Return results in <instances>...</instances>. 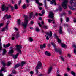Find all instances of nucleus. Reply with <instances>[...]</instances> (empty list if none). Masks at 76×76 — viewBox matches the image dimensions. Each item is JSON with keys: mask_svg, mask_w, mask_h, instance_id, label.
Segmentation results:
<instances>
[{"mask_svg": "<svg viewBox=\"0 0 76 76\" xmlns=\"http://www.w3.org/2000/svg\"><path fill=\"white\" fill-rule=\"evenodd\" d=\"M24 16H25L24 23L22 24V25L24 27V29H25L26 28V26H27V24H28V22L29 21L28 20V15H25Z\"/></svg>", "mask_w": 76, "mask_h": 76, "instance_id": "f257e3e1", "label": "nucleus"}, {"mask_svg": "<svg viewBox=\"0 0 76 76\" xmlns=\"http://www.w3.org/2000/svg\"><path fill=\"white\" fill-rule=\"evenodd\" d=\"M41 66H42V64L41 63V62L39 61L38 62L37 65L35 68V70L36 74H38V69H39V67H41Z\"/></svg>", "mask_w": 76, "mask_h": 76, "instance_id": "f03ea898", "label": "nucleus"}, {"mask_svg": "<svg viewBox=\"0 0 76 76\" xmlns=\"http://www.w3.org/2000/svg\"><path fill=\"white\" fill-rule=\"evenodd\" d=\"M69 1L68 0H65L62 4V6L63 7L64 9H66L67 8V4Z\"/></svg>", "mask_w": 76, "mask_h": 76, "instance_id": "7ed1b4c3", "label": "nucleus"}, {"mask_svg": "<svg viewBox=\"0 0 76 76\" xmlns=\"http://www.w3.org/2000/svg\"><path fill=\"white\" fill-rule=\"evenodd\" d=\"M16 47L17 50L20 53H21V50L20 49H22V45H17Z\"/></svg>", "mask_w": 76, "mask_h": 76, "instance_id": "20e7f679", "label": "nucleus"}, {"mask_svg": "<svg viewBox=\"0 0 76 76\" xmlns=\"http://www.w3.org/2000/svg\"><path fill=\"white\" fill-rule=\"evenodd\" d=\"M10 22L9 21H7L6 25V27L5 28H3L1 30V31L2 32H4V31H5V29H6L7 30L8 29V25H9V23Z\"/></svg>", "mask_w": 76, "mask_h": 76, "instance_id": "39448f33", "label": "nucleus"}, {"mask_svg": "<svg viewBox=\"0 0 76 76\" xmlns=\"http://www.w3.org/2000/svg\"><path fill=\"white\" fill-rule=\"evenodd\" d=\"M8 7H6V6H4V5H3L2 7V11H4V10H6L7 11L8 10Z\"/></svg>", "mask_w": 76, "mask_h": 76, "instance_id": "423d86ee", "label": "nucleus"}, {"mask_svg": "<svg viewBox=\"0 0 76 76\" xmlns=\"http://www.w3.org/2000/svg\"><path fill=\"white\" fill-rule=\"evenodd\" d=\"M49 16L50 17V18H51L53 20H54V13L53 12L50 11L49 13Z\"/></svg>", "mask_w": 76, "mask_h": 76, "instance_id": "0eeeda50", "label": "nucleus"}, {"mask_svg": "<svg viewBox=\"0 0 76 76\" xmlns=\"http://www.w3.org/2000/svg\"><path fill=\"white\" fill-rule=\"evenodd\" d=\"M75 1V0H71L70 1L71 5L72 6V7H75L76 6V4L74 2H73V1Z\"/></svg>", "mask_w": 76, "mask_h": 76, "instance_id": "6e6552de", "label": "nucleus"}, {"mask_svg": "<svg viewBox=\"0 0 76 76\" xmlns=\"http://www.w3.org/2000/svg\"><path fill=\"white\" fill-rule=\"evenodd\" d=\"M55 51L56 52H58L60 54H61L62 51H61V49L55 48Z\"/></svg>", "mask_w": 76, "mask_h": 76, "instance_id": "1a4fd4ad", "label": "nucleus"}, {"mask_svg": "<svg viewBox=\"0 0 76 76\" xmlns=\"http://www.w3.org/2000/svg\"><path fill=\"white\" fill-rule=\"evenodd\" d=\"M59 32L60 34H63V32L62 31V27L61 26H60L59 28Z\"/></svg>", "mask_w": 76, "mask_h": 76, "instance_id": "9d476101", "label": "nucleus"}, {"mask_svg": "<svg viewBox=\"0 0 76 76\" xmlns=\"http://www.w3.org/2000/svg\"><path fill=\"white\" fill-rule=\"evenodd\" d=\"M50 34L48 32H47V33H46V35H49L50 37H52V34H53V33L52 32H51V31H50Z\"/></svg>", "mask_w": 76, "mask_h": 76, "instance_id": "9b49d317", "label": "nucleus"}, {"mask_svg": "<svg viewBox=\"0 0 76 76\" xmlns=\"http://www.w3.org/2000/svg\"><path fill=\"white\" fill-rule=\"evenodd\" d=\"M11 18L10 15H6L4 16V17L3 18V19L4 18H6V19H10Z\"/></svg>", "mask_w": 76, "mask_h": 76, "instance_id": "f8f14e48", "label": "nucleus"}, {"mask_svg": "<svg viewBox=\"0 0 76 76\" xmlns=\"http://www.w3.org/2000/svg\"><path fill=\"white\" fill-rule=\"evenodd\" d=\"M45 54L47 56H48L50 57V56H51V53H48L47 51H46L45 53Z\"/></svg>", "mask_w": 76, "mask_h": 76, "instance_id": "ddd939ff", "label": "nucleus"}, {"mask_svg": "<svg viewBox=\"0 0 76 76\" xmlns=\"http://www.w3.org/2000/svg\"><path fill=\"white\" fill-rule=\"evenodd\" d=\"M10 46V44L8 43L6 45H4V47L5 48H6V47H9Z\"/></svg>", "mask_w": 76, "mask_h": 76, "instance_id": "4468645a", "label": "nucleus"}, {"mask_svg": "<svg viewBox=\"0 0 76 76\" xmlns=\"http://www.w3.org/2000/svg\"><path fill=\"white\" fill-rule=\"evenodd\" d=\"M56 0H52V1H50V3L51 4H53V3H54L55 5H56Z\"/></svg>", "mask_w": 76, "mask_h": 76, "instance_id": "2eb2a0df", "label": "nucleus"}, {"mask_svg": "<svg viewBox=\"0 0 76 76\" xmlns=\"http://www.w3.org/2000/svg\"><path fill=\"white\" fill-rule=\"evenodd\" d=\"M61 46L63 48H67V46L65 44H61Z\"/></svg>", "mask_w": 76, "mask_h": 76, "instance_id": "dca6fc26", "label": "nucleus"}, {"mask_svg": "<svg viewBox=\"0 0 76 76\" xmlns=\"http://www.w3.org/2000/svg\"><path fill=\"white\" fill-rule=\"evenodd\" d=\"M6 68L4 67H2V69L0 70V72H2L4 71V72H6Z\"/></svg>", "mask_w": 76, "mask_h": 76, "instance_id": "f3484780", "label": "nucleus"}, {"mask_svg": "<svg viewBox=\"0 0 76 76\" xmlns=\"http://www.w3.org/2000/svg\"><path fill=\"white\" fill-rule=\"evenodd\" d=\"M33 15V13L31 12L30 13L29 15V17H28V18L30 19H31L32 18V15Z\"/></svg>", "mask_w": 76, "mask_h": 76, "instance_id": "a211bd4d", "label": "nucleus"}, {"mask_svg": "<svg viewBox=\"0 0 76 76\" xmlns=\"http://www.w3.org/2000/svg\"><path fill=\"white\" fill-rule=\"evenodd\" d=\"M18 56H19V53H18L15 55H11V57H17Z\"/></svg>", "mask_w": 76, "mask_h": 76, "instance_id": "6ab92c4d", "label": "nucleus"}, {"mask_svg": "<svg viewBox=\"0 0 76 76\" xmlns=\"http://www.w3.org/2000/svg\"><path fill=\"white\" fill-rule=\"evenodd\" d=\"M52 70V67H50L49 69L48 74H49L51 72Z\"/></svg>", "mask_w": 76, "mask_h": 76, "instance_id": "aec40b11", "label": "nucleus"}, {"mask_svg": "<svg viewBox=\"0 0 76 76\" xmlns=\"http://www.w3.org/2000/svg\"><path fill=\"white\" fill-rule=\"evenodd\" d=\"M13 50L12 49L10 51H9V52L8 53L9 54H13Z\"/></svg>", "mask_w": 76, "mask_h": 76, "instance_id": "412c9836", "label": "nucleus"}, {"mask_svg": "<svg viewBox=\"0 0 76 76\" xmlns=\"http://www.w3.org/2000/svg\"><path fill=\"white\" fill-rule=\"evenodd\" d=\"M44 2L45 3V7L46 9H47V5L46 4V0H44Z\"/></svg>", "mask_w": 76, "mask_h": 76, "instance_id": "4be33fe9", "label": "nucleus"}, {"mask_svg": "<svg viewBox=\"0 0 76 76\" xmlns=\"http://www.w3.org/2000/svg\"><path fill=\"white\" fill-rule=\"evenodd\" d=\"M20 66V65L19 64H17L14 67V68L15 69H16V68H17V67H19V66Z\"/></svg>", "mask_w": 76, "mask_h": 76, "instance_id": "5701e85b", "label": "nucleus"}, {"mask_svg": "<svg viewBox=\"0 0 76 76\" xmlns=\"http://www.w3.org/2000/svg\"><path fill=\"white\" fill-rule=\"evenodd\" d=\"M25 63H26V62H25L23 61L21 62V66H23V65H24V64H25Z\"/></svg>", "mask_w": 76, "mask_h": 76, "instance_id": "b1692460", "label": "nucleus"}, {"mask_svg": "<svg viewBox=\"0 0 76 76\" xmlns=\"http://www.w3.org/2000/svg\"><path fill=\"white\" fill-rule=\"evenodd\" d=\"M1 39H0V50L2 49V47L1 46Z\"/></svg>", "mask_w": 76, "mask_h": 76, "instance_id": "393cba45", "label": "nucleus"}, {"mask_svg": "<svg viewBox=\"0 0 76 76\" xmlns=\"http://www.w3.org/2000/svg\"><path fill=\"white\" fill-rule=\"evenodd\" d=\"M35 30L36 32H39L40 31L38 27L36 28Z\"/></svg>", "mask_w": 76, "mask_h": 76, "instance_id": "a878e982", "label": "nucleus"}, {"mask_svg": "<svg viewBox=\"0 0 76 76\" xmlns=\"http://www.w3.org/2000/svg\"><path fill=\"white\" fill-rule=\"evenodd\" d=\"M6 50H3V55H4V54H6Z\"/></svg>", "mask_w": 76, "mask_h": 76, "instance_id": "bb28decb", "label": "nucleus"}, {"mask_svg": "<svg viewBox=\"0 0 76 76\" xmlns=\"http://www.w3.org/2000/svg\"><path fill=\"white\" fill-rule=\"evenodd\" d=\"M51 44L53 45V47L54 48H55V47H56V45H55V44L53 42H51Z\"/></svg>", "mask_w": 76, "mask_h": 76, "instance_id": "cd10ccee", "label": "nucleus"}, {"mask_svg": "<svg viewBox=\"0 0 76 76\" xmlns=\"http://www.w3.org/2000/svg\"><path fill=\"white\" fill-rule=\"evenodd\" d=\"M2 64L3 65V66L4 67H5L6 66V63H5V62H4L3 61H2L1 62Z\"/></svg>", "mask_w": 76, "mask_h": 76, "instance_id": "c85d7f7f", "label": "nucleus"}, {"mask_svg": "<svg viewBox=\"0 0 76 76\" xmlns=\"http://www.w3.org/2000/svg\"><path fill=\"white\" fill-rule=\"evenodd\" d=\"M71 74L73 75V76H76V75H75V73L73 71H72L71 72Z\"/></svg>", "mask_w": 76, "mask_h": 76, "instance_id": "c756f323", "label": "nucleus"}, {"mask_svg": "<svg viewBox=\"0 0 76 76\" xmlns=\"http://www.w3.org/2000/svg\"><path fill=\"white\" fill-rule=\"evenodd\" d=\"M42 28H45V29H47V26L44 25L42 27Z\"/></svg>", "mask_w": 76, "mask_h": 76, "instance_id": "7c9ffc66", "label": "nucleus"}, {"mask_svg": "<svg viewBox=\"0 0 76 76\" xmlns=\"http://www.w3.org/2000/svg\"><path fill=\"white\" fill-rule=\"evenodd\" d=\"M69 18H68V17H67L66 18V22H69Z\"/></svg>", "mask_w": 76, "mask_h": 76, "instance_id": "2f4dec72", "label": "nucleus"}, {"mask_svg": "<svg viewBox=\"0 0 76 76\" xmlns=\"http://www.w3.org/2000/svg\"><path fill=\"white\" fill-rule=\"evenodd\" d=\"M18 25H20V19H19L18 20Z\"/></svg>", "mask_w": 76, "mask_h": 76, "instance_id": "473e14b6", "label": "nucleus"}, {"mask_svg": "<svg viewBox=\"0 0 76 76\" xmlns=\"http://www.w3.org/2000/svg\"><path fill=\"white\" fill-rule=\"evenodd\" d=\"M29 41L30 42H32V41H33V39H32V38L30 37L29 38Z\"/></svg>", "mask_w": 76, "mask_h": 76, "instance_id": "72a5a7b5", "label": "nucleus"}, {"mask_svg": "<svg viewBox=\"0 0 76 76\" xmlns=\"http://www.w3.org/2000/svg\"><path fill=\"white\" fill-rule=\"evenodd\" d=\"M48 22H49L50 23L51 22H52V21H53V20H50V19H48Z\"/></svg>", "mask_w": 76, "mask_h": 76, "instance_id": "f704fd0d", "label": "nucleus"}, {"mask_svg": "<svg viewBox=\"0 0 76 76\" xmlns=\"http://www.w3.org/2000/svg\"><path fill=\"white\" fill-rule=\"evenodd\" d=\"M16 37H17V38H18V37H19V33H17L16 35Z\"/></svg>", "mask_w": 76, "mask_h": 76, "instance_id": "c9c22d12", "label": "nucleus"}, {"mask_svg": "<svg viewBox=\"0 0 76 76\" xmlns=\"http://www.w3.org/2000/svg\"><path fill=\"white\" fill-rule=\"evenodd\" d=\"M15 9H18V6L17 5H15Z\"/></svg>", "mask_w": 76, "mask_h": 76, "instance_id": "e433bc0d", "label": "nucleus"}, {"mask_svg": "<svg viewBox=\"0 0 76 76\" xmlns=\"http://www.w3.org/2000/svg\"><path fill=\"white\" fill-rule=\"evenodd\" d=\"M22 7L23 9H25L26 8V5H23L22 6Z\"/></svg>", "mask_w": 76, "mask_h": 76, "instance_id": "4c0bfd02", "label": "nucleus"}, {"mask_svg": "<svg viewBox=\"0 0 76 76\" xmlns=\"http://www.w3.org/2000/svg\"><path fill=\"white\" fill-rule=\"evenodd\" d=\"M34 22L33 21H31L30 23L31 25H32L34 24Z\"/></svg>", "mask_w": 76, "mask_h": 76, "instance_id": "58836bf2", "label": "nucleus"}, {"mask_svg": "<svg viewBox=\"0 0 76 76\" xmlns=\"http://www.w3.org/2000/svg\"><path fill=\"white\" fill-rule=\"evenodd\" d=\"M10 64H11V62H8L7 64V66H10Z\"/></svg>", "mask_w": 76, "mask_h": 76, "instance_id": "ea45409f", "label": "nucleus"}, {"mask_svg": "<svg viewBox=\"0 0 76 76\" xmlns=\"http://www.w3.org/2000/svg\"><path fill=\"white\" fill-rule=\"evenodd\" d=\"M16 71H15V70H13L12 71V72L14 74H16Z\"/></svg>", "mask_w": 76, "mask_h": 76, "instance_id": "a19ab883", "label": "nucleus"}, {"mask_svg": "<svg viewBox=\"0 0 76 76\" xmlns=\"http://www.w3.org/2000/svg\"><path fill=\"white\" fill-rule=\"evenodd\" d=\"M60 58H61V60H62V61H64V58L61 57Z\"/></svg>", "mask_w": 76, "mask_h": 76, "instance_id": "79ce46f5", "label": "nucleus"}, {"mask_svg": "<svg viewBox=\"0 0 76 76\" xmlns=\"http://www.w3.org/2000/svg\"><path fill=\"white\" fill-rule=\"evenodd\" d=\"M68 56L69 57H72V55H71V54H67Z\"/></svg>", "mask_w": 76, "mask_h": 76, "instance_id": "37998d69", "label": "nucleus"}, {"mask_svg": "<svg viewBox=\"0 0 76 76\" xmlns=\"http://www.w3.org/2000/svg\"><path fill=\"white\" fill-rule=\"evenodd\" d=\"M58 42L59 43H60L61 42V40H60V39H58Z\"/></svg>", "mask_w": 76, "mask_h": 76, "instance_id": "c03bdc74", "label": "nucleus"}, {"mask_svg": "<svg viewBox=\"0 0 76 76\" xmlns=\"http://www.w3.org/2000/svg\"><path fill=\"white\" fill-rule=\"evenodd\" d=\"M69 7L71 10H74V9L73 8V7H71L70 6H69Z\"/></svg>", "mask_w": 76, "mask_h": 76, "instance_id": "a18cd8bd", "label": "nucleus"}, {"mask_svg": "<svg viewBox=\"0 0 76 76\" xmlns=\"http://www.w3.org/2000/svg\"><path fill=\"white\" fill-rule=\"evenodd\" d=\"M3 23H1L0 24V28L1 27L3 26Z\"/></svg>", "mask_w": 76, "mask_h": 76, "instance_id": "49530a36", "label": "nucleus"}, {"mask_svg": "<svg viewBox=\"0 0 76 76\" xmlns=\"http://www.w3.org/2000/svg\"><path fill=\"white\" fill-rule=\"evenodd\" d=\"M43 48H45L46 47V45L45 44H44L43 45H42Z\"/></svg>", "mask_w": 76, "mask_h": 76, "instance_id": "de8ad7c7", "label": "nucleus"}, {"mask_svg": "<svg viewBox=\"0 0 76 76\" xmlns=\"http://www.w3.org/2000/svg\"><path fill=\"white\" fill-rule=\"evenodd\" d=\"M46 39L47 40H49V38L48 37V36H47L46 37Z\"/></svg>", "mask_w": 76, "mask_h": 76, "instance_id": "09e8293b", "label": "nucleus"}, {"mask_svg": "<svg viewBox=\"0 0 76 76\" xmlns=\"http://www.w3.org/2000/svg\"><path fill=\"white\" fill-rule=\"evenodd\" d=\"M0 76H3V74H2V73L0 72Z\"/></svg>", "mask_w": 76, "mask_h": 76, "instance_id": "8fccbe9b", "label": "nucleus"}, {"mask_svg": "<svg viewBox=\"0 0 76 76\" xmlns=\"http://www.w3.org/2000/svg\"><path fill=\"white\" fill-rule=\"evenodd\" d=\"M11 10H13L14 9H13V6H11Z\"/></svg>", "mask_w": 76, "mask_h": 76, "instance_id": "3c124183", "label": "nucleus"}, {"mask_svg": "<svg viewBox=\"0 0 76 76\" xmlns=\"http://www.w3.org/2000/svg\"><path fill=\"white\" fill-rule=\"evenodd\" d=\"M73 48H76V47L75 45H73Z\"/></svg>", "mask_w": 76, "mask_h": 76, "instance_id": "603ef678", "label": "nucleus"}, {"mask_svg": "<svg viewBox=\"0 0 76 76\" xmlns=\"http://www.w3.org/2000/svg\"><path fill=\"white\" fill-rule=\"evenodd\" d=\"M38 25H39V26H40V27H41V24H40V23H39V22L38 23Z\"/></svg>", "mask_w": 76, "mask_h": 76, "instance_id": "864d4df0", "label": "nucleus"}, {"mask_svg": "<svg viewBox=\"0 0 76 76\" xmlns=\"http://www.w3.org/2000/svg\"><path fill=\"white\" fill-rule=\"evenodd\" d=\"M74 53L75 54H76V49L74 50Z\"/></svg>", "mask_w": 76, "mask_h": 76, "instance_id": "5fc2aeb1", "label": "nucleus"}, {"mask_svg": "<svg viewBox=\"0 0 76 76\" xmlns=\"http://www.w3.org/2000/svg\"><path fill=\"white\" fill-rule=\"evenodd\" d=\"M30 74H31V75H32V74H34V72L32 71H31L30 72Z\"/></svg>", "mask_w": 76, "mask_h": 76, "instance_id": "6e6d98bb", "label": "nucleus"}, {"mask_svg": "<svg viewBox=\"0 0 76 76\" xmlns=\"http://www.w3.org/2000/svg\"><path fill=\"white\" fill-rule=\"evenodd\" d=\"M60 21L61 22H63V19H62V18H61Z\"/></svg>", "mask_w": 76, "mask_h": 76, "instance_id": "4d7b16f0", "label": "nucleus"}, {"mask_svg": "<svg viewBox=\"0 0 76 76\" xmlns=\"http://www.w3.org/2000/svg\"><path fill=\"white\" fill-rule=\"evenodd\" d=\"M40 48L41 49H42L43 48V46H42V45H40Z\"/></svg>", "mask_w": 76, "mask_h": 76, "instance_id": "13d9d810", "label": "nucleus"}, {"mask_svg": "<svg viewBox=\"0 0 76 76\" xmlns=\"http://www.w3.org/2000/svg\"><path fill=\"white\" fill-rule=\"evenodd\" d=\"M66 15V13L64 12L63 13L62 15Z\"/></svg>", "mask_w": 76, "mask_h": 76, "instance_id": "bf43d9fd", "label": "nucleus"}, {"mask_svg": "<svg viewBox=\"0 0 76 76\" xmlns=\"http://www.w3.org/2000/svg\"><path fill=\"white\" fill-rule=\"evenodd\" d=\"M33 28L32 27H30V29H33Z\"/></svg>", "mask_w": 76, "mask_h": 76, "instance_id": "052dcab7", "label": "nucleus"}, {"mask_svg": "<svg viewBox=\"0 0 76 76\" xmlns=\"http://www.w3.org/2000/svg\"><path fill=\"white\" fill-rule=\"evenodd\" d=\"M68 13L69 14H71V13H72V12H71V11H69Z\"/></svg>", "mask_w": 76, "mask_h": 76, "instance_id": "680f3d73", "label": "nucleus"}, {"mask_svg": "<svg viewBox=\"0 0 76 76\" xmlns=\"http://www.w3.org/2000/svg\"><path fill=\"white\" fill-rule=\"evenodd\" d=\"M42 14H44V10H43L42 11Z\"/></svg>", "mask_w": 76, "mask_h": 76, "instance_id": "e2e57ef3", "label": "nucleus"}, {"mask_svg": "<svg viewBox=\"0 0 76 76\" xmlns=\"http://www.w3.org/2000/svg\"><path fill=\"white\" fill-rule=\"evenodd\" d=\"M59 70H58L57 71V73L58 74H59Z\"/></svg>", "mask_w": 76, "mask_h": 76, "instance_id": "0e129e2a", "label": "nucleus"}, {"mask_svg": "<svg viewBox=\"0 0 76 76\" xmlns=\"http://www.w3.org/2000/svg\"><path fill=\"white\" fill-rule=\"evenodd\" d=\"M68 75H67V74H64V76H68Z\"/></svg>", "mask_w": 76, "mask_h": 76, "instance_id": "69168bd1", "label": "nucleus"}, {"mask_svg": "<svg viewBox=\"0 0 76 76\" xmlns=\"http://www.w3.org/2000/svg\"><path fill=\"white\" fill-rule=\"evenodd\" d=\"M74 22H76V20L75 19H74L73 20Z\"/></svg>", "mask_w": 76, "mask_h": 76, "instance_id": "338daca9", "label": "nucleus"}, {"mask_svg": "<svg viewBox=\"0 0 76 76\" xmlns=\"http://www.w3.org/2000/svg\"><path fill=\"white\" fill-rule=\"evenodd\" d=\"M56 76H61V75L60 74H58Z\"/></svg>", "mask_w": 76, "mask_h": 76, "instance_id": "774afa93", "label": "nucleus"}]
</instances>
